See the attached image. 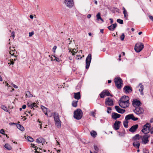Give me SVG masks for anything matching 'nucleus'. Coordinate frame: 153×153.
<instances>
[{
	"label": "nucleus",
	"mask_w": 153,
	"mask_h": 153,
	"mask_svg": "<svg viewBox=\"0 0 153 153\" xmlns=\"http://www.w3.org/2000/svg\"><path fill=\"white\" fill-rule=\"evenodd\" d=\"M55 124L57 127L59 128L61 127V122L60 121L55 122Z\"/></svg>",
	"instance_id": "nucleus-31"
},
{
	"label": "nucleus",
	"mask_w": 153,
	"mask_h": 153,
	"mask_svg": "<svg viewBox=\"0 0 153 153\" xmlns=\"http://www.w3.org/2000/svg\"><path fill=\"white\" fill-rule=\"evenodd\" d=\"M94 148L96 152H98V151L99 149L96 146L94 145Z\"/></svg>",
	"instance_id": "nucleus-43"
},
{
	"label": "nucleus",
	"mask_w": 153,
	"mask_h": 153,
	"mask_svg": "<svg viewBox=\"0 0 153 153\" xmlns=\"http://www.w3.org/2000/svg\"><path fill=\"white\" fill-rule=\"evenodd\" d=\"M149 151L148 150L146 149H143V153H149Z\"/></svg>",
	"instance_id": "nucleus-45"
},
{
	"label": "nucleus",
	"mask_w": 153,
	"mask_h": 153,
	"mask_svg": "<svg viewBox=\"0 0 153 153\" xmlns=\"http://www.w3.org/2000/svg\"><path fill=\"white\" fill-rule=\"evenodd\" d=\"M36 142L38 143H41L43 145L45 142L44 139L42 137H40L36 140Z\"/></svg>",
	"instance_id": "nucleus-21"
},
{
	"label": "nucleus",
	"mask_w": 153,
	"mask_h": 153,
	"mask_svg": "<svg viewBox=\"0 0 153 153\" xmlns=\"http://www.w3.org/2000/svg\"><path fill=\"white\" fill-rule=\"evenodd\" d=\"M114 82L117 87L118 89H120L122 87V85L123 84V81L120 77H116L114 79Z\"/></svg>",
	"instance_id": "nucleus-2"
},
{
	"label": "nucleus",
	"mask_w": 153,
	"mask_h": 153,
	"mask_svg": "<svg viewBox=\"0 0 153 153\" xmlns=\"http://www.w3.org/2000/svg\"><path fill=\"white\" fill-rule=\"evenodd\" d=\"M80 56L79 55H77L76 57V58L77 59H79V57Z\"/></svg>",
	"instance_id": "nucleus-61"
},
{
	"label": "nucleus",
	"mask_w": 153,
	"mask_h": 153,
	"mask_svg": "<svg viewBox=\"0 0 153 153\" xmlns=\"http://www.w3.org/2000/svg\"><path fill=\"white\" fill-rule=\"evenodd\" d=\"M117 22L120 24H123V21L122 20L120 19H117Z\"/></svg>",
	"instance_id": "nucleus-39"
},
{
	"label": "nucleus",
	"mask_w": 153,
	"mask_h": 153,
	"mask_svg": "<svg viewBox=\"0 0 153 153\" xmlns=\"http://www.w3.org/2000/svg\"><path fill=\"white\" fill-rule=\"evenodd\" d=\"M27 140L30 142H33V139L30 136H28L27 137Z\"/></svg>",
	"instance_id": "nucleus-35"
},
{
	"label": "nucleus",
	"mask_w": 153,
	"mask_h": 153,
	"mask_svg": "<svg viewBox=\"0 0 153 153\" xmlns=\"http://www.w3.org/2000/svg\"><path fill=\"white\" fill-rule=\"evenodd\" d=\"M150 135L148 134H145L143 137H141V139L143 143L146 144L149 142L148 138Z\"/></svg>",
	"instance_id": "nucleus-7"
},
{
	"label": "nucleus",
	"mask_w": 153,
	"mask_h": 153,
	"mask_svg": "<svg viewBox=\"0 0 153 153\" xmlns=\"http://www.w3.org/2000/svg\"><path fill=\"white\" fill-rule=\"evenodd\" d=\"M150 132H151V134H153V127L150 129Z\"/></svg>",
	"instance_id": "nucleus-56"
},
{
	"label": "nucleus",
	"mask_w": 153,
	"mask_h": 153,
	"mask_svg": "<svg viewBox=\"0 0 153 153\" xmlns=\"http://www.w3.org/2000/svg\"><path fill=\"white\" fill-rule=\"evenodd\" d=\"M120 114L115 112L112 113L111 115L112 118L115 120H117L118 118L120 117Z\"/></svg>",
	"instance_id": "nucleus-18"
},
{
	"label": "nucleus",
	"mask_w": 153,
	"mask_h": 153,
	"mask_svg": "<svg viewBox=\"0 0 153 153\" xmlns=\"http://www.w3.org/2000/svg\"><path fill=\"white\" fill-rule=\"evenodd\" d=\"M143 44L141 42L137 43L136 44L134 47L135 51L137 53L140 52L143 48Z\"/></svg>",
	"instance_id": "nucleus-4"
},
{
	"label": "nucleus",
	"mask_w": 153,
	"mask_h": 153,
	"mask_svg": "<svg viewBox=\"0 0 153 153\" xmlns=\"http://www.w3.org/2000/svg\"><path fill=\"white\" fill-rule=\"evenodd\" d=\"M56 48L57 47L55 45L53 47V51L54 53L55 52V50L56 49Z\"/></svg>",
	"instance_id": "nucleus-51"
},
{
	"label": "nucleus",
	"mask_w": 153,
	"mask_h": 153,
	"mask_svg": "<svg viewBox=\"0 0 153 153\" xmlns=\"http://www.w3.org/2000/svg\"><path fill=\"white\" fill-rule=\"evenodd\" d=\"M53 114H54L53 117L55 122L60 121L59 119V114L58 113L55 112L53 113Z\"/></svg>",
	"instance_id": "nucleus-23"
},
{
	"label": "nucleus",
	"mask_w": 153,
	"mask_h": 153,
	"mask_svg": "<svg viewBox=\"0 0 153 153\" xmlns=\"http://www.w3.org/2000/svg\"><path fill=\"white\" fill-rule=\"evenodd\" d=\"M138 127V126L137 124H136L135 125L132 126L131 128L129 129V131L131 132H134L137 129Z\"/></svg>",
	"instance_id": "nucleus-16"
},
{
	"label": "nucleus",
	"mask_w": 153,
	"mask_h": 153,
	"mask_svg": "<svg viewBox=\"0 0 153 153\" xmlns=\"http://www.w3.org/2000/svg\"><path fill=\"white\" fill-rule=\"evenodd\" d=\"M100 96L101 98H104L105 96H112L110 94V92L107 90H104L102 91L100 94Z\"/></svg>",
	"instance_id": "nucleus-8"
},
{
	"label": "nucleus",
	"mask_w": 153,
	"mask_h": 153,
	"mask_svg": "<svg viewBox=\"0 0 153 153\" xmlns=\"http://www.w3.org/2000/svg\"><path fill=\"white\" fill-rule=\"evenodd\" d=\"M34 34V32L33 31L29 33V36L31 37Z\"/></svg>",
	"instance_id": "nucleus-50"
},
{
	"label": "nucleus",
	"mask_w": 153,
	"mask_h": 153,
	"mask_svg": "<svg viewBox=\"0 0 153 153\" xmlns=\"http://www.w3.org/2000/svg\"><path fill=\"white\" fill-rule=\"evenodd\" d=\"M129 98L128 96H123L120 99L119 102H128Z\"/></svg>",
	"instance_id": "nucleus-20"
},
{
	"label": "nucleus",
	"mask_w": 153,
	"mask_h": 153,
	"mask_svg": "<svg viewBox=\"0 0 153 153\" xmlns=\"http://www.w3.org/2000/svg\"><path fill=\"white\" fill-rule=\"evenodd\" d=\"M26 105H23L22 106V108L23 109H25L26 108Z\"/></svg>",
	"instance_id": "nucleus-58"
},
{
	"label": "nucleus",
	"mask_w": 153,
	"mask_h": 153,
	"mask_svg": "<svg viewBox=\"0 0 153 153\" xmlns=\"http://www.w3.org/2000/svg\"><path fill=\"white\" fill-rule=\"evenodd\" d=\"M4 147L6 149L9 150H10L12 149V147L8 144H5Z\"/></svg>",
	"instance_id": "nucleus-33"
},
{
	"label": "nucleus",
	"mask_w": 153,
	"mask_h": 153,
	"mask_svg": "<svg viewBox=\"0 0 153 153\" xmlns=\"http://www.w3.org/2000/svg\"><path fill=\"white\" fill-rule=\"evenodd\" d=\"M1 109H3L4 111H8L7 108L4 105H2L1 106Z\"/></svg>",
	"instance_id": "nucleus-37"
},
{
	"label": "nucleus",
	"mask_w": 153,
	"mask_h": 153,
	"mask_svg": "<svg viewBox=\"0 0 153 153\" xmlns=\"http://www.w3.org/2000/svg\"><path fill=\"white\" fill-rule=\"evenodd\" d=\"M109 20H110V23L111 24H112L113 22V19L112 18H110Z\"/></svg>",
	"instance_id": "nucleus-57"
},
{
	"label": "nucleus",
	"mask_w": 153,
	"mask_h": 153,
	"mask_svg": "<svg viewBox=\"0 0 153 153\" xmlns=\"http://www.w3.org/2000/svg\"><path fill=\"white\" fill-rule=\"evenodd\" d=\"M90 134L91 136L94 137H95L97 135V132L94 131H92Z\"/></svg>",
	"instance_id": "nucleus-30"
},
{
	"label": "nucleus",
	"mask_w": 153,
	"mask_h": 153,
	"mask_svg": "<svg viewBox=\"0 0 153 153\" xmlns=\"http://www.w3.org/2000/svg\"><path fill=\"white\" fill-rule=\"evenodd\" d=\"M121 122L119 121L116 120L114 123L113 125L114 128L116 130H117L119 129L120 125Z\"/></svg>",
	"instance_id": "nucleus-15"
},
{
	"label": "nucleus",
	"mask_w": 153,
	"mask_h": 153,
	"mask_svg": "<svg viewBox=\"0 0 153 153\" xmlns=\"http://www.w3.org/2000/svg\"><path fill=\"white\" fill-rule=\"evenodd\" d=\"M119 105L123 108H125L128 107L129 103L128 102H119Z\"/></svg>",
	"instance_id": "nucleus-12"
},
{
	"label": "nucleus",
	"mask_w": 153,
	"mask_h": 153,
	"mask_svg": "<svg viewBox=\"0 0 153 153\" xmlns=\"http://www.w3.org/2000/svg\"><path fill=\"white\" fill-rule=\"evenodd\" d=\"M123 13L124 14V17L126 19L127 15L126 10L124 7H123Z\"/></svg>",
	"instance_id": "nucleus-34"
},
{
	"label": "nucleus",
	"mask_w": 153,
	"mask_h": 153,
	"mask_svg": "<svg viewBox=\"0 0 153 153\" xmlns=\"http://www.w3.org/2000/svg\"><path fill=\"white\" fill-rule=\"evenodd\" d=\"M31 145L32 146V147H34V148H35V149L36 150V153H40V152H39L38 151H37V150H38V148H37V149H36V147H35V144H33L32 143L31 144Z\"/></svg>",
	"instance_id": "nucleus-38"
},
{
	"label": "nucleus",
	"mask_w": 153,
	"mask_h": 153,
	"mask_svg": "<svg viewBox=\"0 0 153 153\" xmlns=\"http://www.w3.org/2000/svg\"><path fill=\"white\" fill-rule=\"evenodd\" d=\"M150 122L151 123H153V118H152L150 120Z\"/></svg>",
	"instance_id": "nucleus-64"
},
{
	"label": "nucleus",
	"mask_w": 153,
	"mask_h": 153,
	"mask_svg": "<svg viewBox=\"0 0 153 153\" xmlns=\"http://www.w3.org/2000/svg\"><path fill=\"white\" fill-rule=\"evenodd\" d=\"M30 18H31V19H33V16L32 15H30Z\"/></svg>",
	"instance_id": "nucleus-63"
},
{
	"label": "nucleus",
	"mask_w": 153,
	"mask_h": 153,
	"mask_svg": "<svg viewBox=\"0 0 153 153\" xmlns=\"http://www.w3.org/2000/svg\"><path fill=\"white\" fill-rule=\"evenodd\" d=\"M13 87L15 88H18V87L17 86H16V85H13Z\"/></svg>",
	"instance_id": "nucleus-62"
},
{
	"label": "nucleus",
	"mask_w": 153,
	"mask_h": 153,
	"mask_svg": "<svg viewBox=\"0 0 153 153\" xmlns=\"http://www.w3.org/2000/svg\"><path fill=\"white\" fill-rule=\"evenodd\" d=\"M130 119H132L134 121H136L138 120V118L137 117H135L133 114H132L128 115L126 116V120L128 121V120Z\"/></svg>",
	"instance_id": "nucleus-9"
},
{
	"label": "nucleus",
	"mask_w": 153,
	"mask_h": 153,
	"mask_svg": "<svg viewBox=\"0 0 153 153\" xmlns=\"http://www.w3.org/2000/svg\"><path fill=\"white\" fill-rule=\"evenodd\" d=\"M141 104L140 101L138 100L137 99H134L132 102V104L133 106L136 108L141 106Z\"/></svg>",
	"instance_id": "nucleus-6"
},
{
	"label": "nucleus",
	"mask_w": 153,
	"mask_h": 153,
	"mask_svg": "<svg viewBox=\"0 0 153 153\" xmlns=\"http://www.w3.org/2000/svg\"><path fill=\"white\" fill-rule=\"evenodd\" d=\"M16 126L18 128L22 131H24L25 130L23 126L19 124H17Z\"/></svg>",
	"instance_id": "nucleus-28"
},
{
	"label": "nucleus",
	"mask_w": 153,
	"mask_h": 153,
	"mask_svg": "<svg viewBox=\"0 0 153 153\" xmlns=\"http://www.w3.org/2000/svg\"><path fill=\"white\" fill-rule=\"evenodd\" d=\"M134 112L137 114H140L143 113L144 110L142 108L138 107H136L134 110Z\"/></svg>",
	"instance_id": "nucleus-10"
},
{
	"label": "nucleus",
	"mask_w": 153,
	"mask_h": 153,
	"mask_svg": "<svg viewBox=\"0 0 153 153\" xmlns=\"http://www.w3.org/2000/svg\"><path fill=\"white\" fill-rule=\"evenodd\" d=\"M111 107H108L107 112L108 114L110 113L111 112L109 111H111Z\"/></svg>",
	"instance_id": "nucleus-44"
},
{
	"label": "nucleus",
	"mask_w": 153,
	"mask_h": 153,
	"mask_svg": "<svg viewBox=\"0 0 153 153\" xmlns=\"http://www.w3.org/2000/svg\"><path fill=\"white\" fill-rule=\"evenodd\" d=\"M125 38V35L124 33H123L121 36H120V38L121 40L123 41L124 40Z\"/></svg>",
	"instance_id": "nucleus-41"
},
{
	"label": "nucleus",
	"mask_w": 153,
	"mask_h": 153,
	"mask_svg": "<svg viewBox=\"0 0 153 153\" xmlns=\"http://www.w3.org/2000/svg\"><path fill=\"white\" fill-rule=\"evenodd\" d=\"M149 17L150 19L153 22V16H149Z\"/></svg>",
	"instance_id": "nucleus-53"
},
{
	"label": "nucleus",
	"mask_w": 153,
	"mask_h": 153,
	"mask_svg": "<svg viewBox=\"0 0 153 153\" xmlns=\"http://www.w3.org/2000/svg\"><path fill=\"white\" fill-rule=\"evenodd\" d=\"M143 86L140 83L137 87V88H138L139 91L140 92L141 95H143Z\"/></svg>",
	"instance_id": "nucleus-19"
},
{
	"label": "nucleus",
	"mask_w": 153,
	"mask_h": 153,
	"mask_svg": "<svg viewBox=\"0 0 153 153\" xmlns=\"http://www.w3.org/2000/svg\"><path fill=\"white\" fill-rule=\"evenodd\" d=\"M54 57L55 59L54 60H56V61L58 62H59L60 61V59L59 58H57L56 57L54 56Z\"/></svg>",
	"instance_id": "nucleus-46"
},
{
	"label": "nucleus",
	"mask_w": 153,
	"mask_h": 153,
	"mask_svg": "<svg viewBox=\"0 0 153 153\" xmlns=\"http://www.w3.org/2000/svg\"><path fill=\"white\" fill-rule=\"evenodd\" d=\"M17 52L15 51L13 53V54H12V55L13 56H14L15 57H16L17 56Z\"/></svg>",
	"instance_id": "nucleus-42"
},
{
	"label": "nucleus",
	"mask_w": 153,
	"mask_h": 153,
	"mask_svg": "<svg viewBox=\"0 0 153 153\" xmlns=\"http://www.w3.org/2000/svg\"><path fill=\"white\" fill-rule=\"evenodd\" d=\"M82 116V112L80 109H78L74 112V117L76 119H80Z\"/></svg>",
	"instance_id": "nucleus-1"
},
{
	"label": "nucleus",
	"mask_w": 153,
	"mask_h": 153,
	"mask_svg": "<svg viewBox=\"0 0 153 153\" xmlns=\"http://www.w3.org/2000/svg\"><path fill=\"white\" fill-rule=\"evenodd\" d=\"M115 108L116 109V111L119 113L123 114L125 111V110L121 109L118 106H115Z\"/></svg>",
	"instance_id": "nucleus-17"
},
{
	"label": "nucleus",
	"mask_w": 153,
	"mask_h": 153,
	"mask_svg": "<svg viewBox=\"0 0 153 153\" xmlns=\"http://www.w3.org/2000/svg\"><path fill=\"white\" fill-rule=\"evenodd\" d=\"M124 90L125 91L126 93H129L132 91L131 87L129 86H125L124 87Z\"/></svg>",
	"instance_id": "nucleus-22"
},
{
	"label": "nucleus",
	"mask_w": 153,
	"mask_h": 153,
	"mask_svg": "<svg viewBox=\"0 0 153 153\" xmlns=\"http://www.w3.org/2000/svg\"><path fill=\"white\" fill-rule=\"evenodd\" d=\"M150 126L149 123H146L143 126V128L141 130L142 132L145 134H147L150 132Z\"/></svg>",
	"instance_id": "nucleus-3"
},
{
	"label": "nucleus",
	"mask_w": 153,
	"mask_h": 153,
	"mask_svg": "<svg viewBox=\"0 0 153 153\" xmlns=\"http://www.w3.org/2000/svg\"><path fill=\"white\" fill-rule=\"evenodd\" d=\"M91 59V54H89L86 57L85 62L86 65L85 68L86 69L89 68Z\"/></svg>",
	"instance_id": "nucleus-5"
},
{
	"label": "nucleus",
	"mask_w": 153,
	"mask_h": 153,
	"mask_svg": "<svg viewBox=\"0 0 153 153\" xmlns=\"http://www.w3.org/2000/svg\"><path fill=\"white\" fill-rule=\"evenodd\" d=\"M97 19L99 20L100 19H101V17L100 16V13H98L96 15Z\"/></svg>",
	"instance_id": "nucleus-40"
},
{
	"label": "nucleus",
	"mask_w": 153,
	"mask_h": 153,
	"mask_svg": "<svg viewBox=\"0 0 153 153\" xmlns=\"http://www.w3.org/2000/svg\"><path fill=\"white\" fill-rule=\"evenodd\" d=\"M105 104L109 106H112L114 105L113 101L112 99L107 98L105 99Z\"/></svg>",
	"instance_id": "nucleus-11"
},
{
	"label": "nucleus",
	"mask_w": 153,
	"mask_h": 153,
	"mask_svg": "<svg viewBox=\"0 0 153 153\" xmlns=\"http://www.w3.org/2000/svg\"><path fill=\"white\" fill-rule=\"evenodd\" d=\"M65 3L67 6L69 7H71L74 5L73 0H65Z\"/></svg>",
	"instance_id": "nucleus-14"
},
{
	"label": "nucleus",
	"mask_w": 153,
	"mask_h": 153,
	"mask_svg": "<svg viewBox=\"0 0 153 153\" xmlns=\"http://www.w3.org/2000/svg\"><path fill=\"white\" fill-rule=\"evenodd\" d=\"M11 35L13 37V39H14V37H15V35H14V32L13 31L11 33Z\"/></svg>",
	"instance_id": "nucleus-54"
},
{
	"label": "nucleus",
	"mask_w": 153,
	"mask_h": 153,
	"mask_svg": "<svg viewBox=\"0 0 153 153\" xmlns=\"http://www.w3.org/2000/svg\"><path fill=\"white\" fill-rule=\"evenodd\" d=\"M128 121L126 120L125 121L123 122V126L126 128H127L128 127Z\"/></svg>",
	"instance_id": "nucleus-36"
},
{
	"label": "nucleus",
	"mask_w": 153,
	"mask_h": 153,
	"mask_svg": "<svg viewBox=\"0 0 153 153\" xmlns=\"http://www.w3.org/2000/svg\"><path fill=\"white\" fill-rule=\"evenodd\" d=\"M91 116H93L94 117H95V113L93 111H92L91 113Z\"/></svg>",
	"instance_id": "nucleus-48"
},
{
	"label": "nucleus",
	"mask_w": 153,
	"mask_h": 153,
	"mask_svg": "<svg viewBox=\"0 0 153 153\" xmlns=\"http://www.w3.org/2000/svg\"><path fill=\"white\" fill-rule=\"evenodd\" d=\"M91 17V14H88V15H87V18H90Z\"/></svg>",
	"instance_id": "nucleus-60"
},
{
	"label": "nucleus",
	"mask_w": 153,
	"mask_h": 153,
	"mask_svg": "<svg viewBox=\"0 0 153 153\" xmlns=\"http://www.w3.org/2000/svg\"><path fill=\"white\" fill-rule=\"evenodd\" d=\"M78 101H73L72 103V106L74 107H76L77 106Z\"/></svg>",
	"instance_id": "nucleus-32"
},
{
	"label": "nucleus",
	"mask_w": 153,
	"mask_h": 153,
	"mask_svg": "<svg viewBox=\"0 0 153 153\" xmlns=\"http://www.w3.org/2000/svg\"><path fill=\"white\" fill-rule=\"evenodd\" d=\"M69 52H71V53H72V55H74L76 53L75 51H73V50L71 51V50H70L69 51Z\"/></svg>",
	"instance_id": "nucleus-47"
},
{
	"label": "nucleus",
	"mask_w": 153,
	"mask_h": 153,
	"mask_svg": "<svg viewBox=\"0 0 153 153\" xmlns=\"http://www.w3.org/2000/svg\"><path fill=\"white\" fill-rule=\"evenodd\" d=\"M141 137V136H140L139 134H136L133 138L135 141L139 140Z\"/></svg>",
	"instance_id": "nucleus-29"
},
{
	"label": "nucleus",
	"mask_w": 153,
	"mask_h": 153,
	"mask_svg": "<svg viewBox=\"0 0 153 153\" xmlns=\"http://www.w3.org/2000/svg\"><path fill=\"white\" fill-rule=\"evenodd\" d=\"M15 51V49H14V50H13L12 51H11H11H9V53L12 56V54H13V53L14 52V51Z\"/></svg>",
	"instance_id": "nucleus-52"
},
{
	"label": "nucleus",
	"mask_w": 153,
	"mask_h": 153,
	"mask_svg": "<svg viewBox=\"0 0 153 153\" xmlns=\"http://www.w3.org/2000/svg\"><path fill=\"white\" fill-rule=\"evenodd\" d=\"M67 41H68V42H69V43H68V44L69 45H70L71 44V42H72V41L71 40H70V39H69V38H68L67 39Z\"/></svg>",
	"instance_id": "nucleus-55"
},
{
	"label": "nucleus",
	"mask_w": 153,
	"mask_h": 153,
	"mask_svg": "<svg viewBox=\"0 0 153 153\" xmlns=\"http://www.w3.org/2000/svg\"><path fill=\"white\" fill-rule=\"evenodd\" d=\"M117 26L116 23L112 24L111 25L108 27V29L111 31H113Z\"/></svg>",
	"instance_id": "nucleus-24"
},
{
	"label": "nucleus",
	"mask_w": 153,
	"mask_h": 153,
	"mask_svg": "<svg viewBox=\"0 0 153 153\" xmlns=\"http://www.w3.org/2000/svg\"><path fill=\"white\" fill-rule=\"evenodd\" d=\"M10 65L11 64L13 65L14 64V62L13 61H12L11 60H10Z\"/></svg>",
	"instance_id": "nucleus-59"
},
{
	"label": "nucleus",
	"mask_w": 153,
	"mask_h": 153,
	"mask_svg": "<svg viewBox=\"0 0 153 153\" xmlns=\"http://www.w3.org/2000/svg\"><path fill=\"white\" fill-rule=\"evenodd\" d=\"M27 105L28 107L31 108V109L33 108V109H34V107L36 108L37 107L36 103L30 101H28L27 103Z\"/></svg>",
	"instance_id": "nucleus-13"
},
{
	"label": "nucleus",
	"mask_w": 153,
	"mask_h": 153,
	"mask_svg": "<svg viewBox=\"0 0 153 153\" xmlns=\"http://www.w3.org/2000/svg\"><path fill=\"white\" fill-rule=\"evenodd\" d=\"M74 98L75 99H77V100H79L80 99L81 96H80V94L79 92H78L77 93H74Z\"/></svg>",
	"instance_id": "nucleus-25"
},
{
	"label": "nucleus",
	"mask_w": 153,
	"mask_h": 153,
	"mask_svg": "<svg viewBox=\"0 0 153 153\" xmlns=\"http://www.w3.org/2000/svg\"><path fill=\"white\" fill-rule=\"evenodd\" d=\"M25 96L26 97H31L33 96V95L30 93V92L28 91H26L25 92Z\"/></svg>",
	"instance_id": "nucleus-27"
},
{
	"label": "nucleus",
	"mask_w": 153,
	"mask_h": 153,
	"mask_svg": "<svg viewBox=\"0 0 153 153\" xmlns=\"http://www.w3.org/2000/svg\"><path fill=\"white\" fill-rule=\"evenodd\" d=\"M0 132L1 134H4V130L3 129H1V130L0 131Z\"/></svg>",
	"instance_id": "nucleus-49"
},
{
	"label": "nucleus",
	"mask_w": 153,
	"mask_h": 153,
	"mask_svg": "<svg viewBox=\"0 0 153 153\" xmlns=\"http://www.w3.org/2000/svg\"><path fill=\"white\" fill-rule=\"evenodd\" d=\"M133 146L137 148H139L140 146V143L139 141H136L133 143Z\"/></svg>",
	"instance_id": "nucleus-26"
}]
</instances>
